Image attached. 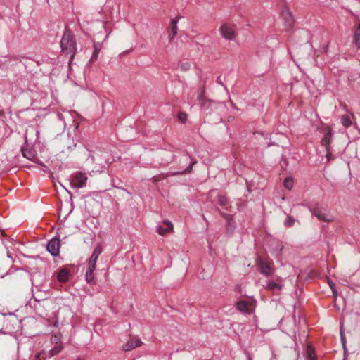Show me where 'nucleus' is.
I'll list each match as a JSON object with an SVG mask.
<instances>
[{"label":"nucleus","mask_w":360,"mask_h":360,"mask_svg":"<svg viewBox=\"0 0 360 360\" xmlns=\"http://www.w3.org/2000/svg\"><path fill=\"white\" fill-rule=\"evenodd\" d=\"M60 48L63 55L70 56L69 63H72L77 52V43L75 36L68 27L60 40Z\"/></svg>","instance_id":"f257e3e1"},{"label":"nucleus","mask_w":360,"mask_h":360,"mask_svg":"<svg viewBox=\"0 0 360 360\" xmlns=\"http://www.w3.org/2000/svg\"><path fill=\"white\" fill-rule=\"evenodd\" d=\"M257 266L259 272L266 277L272 276L275 271L274 264L269 258L257 257Z\"/></svg>","instance_id":"f03ea898"},{"label":"nucleus","mask_w":360,"mask_h":360,"mask_svg":"<svg viewBox=\"0 0 360 360\" xmlns=\"http://www.w3.org/2000/svg\"><path fill=\"white\" fill-rule=\"evenodd\" d=\"M88 176L86 173L77 171L70 176V185L75 188H82L86 186Z\"/></svg>","instance_id":"7ed1b4c3"},{"label":"nucleus","mask_w":360,"mask_h":360,"mask_svg":"<svg viewBox=\"0 0 360 360\" xmlns=\"http://www.w3.org/2000/svg\"><path fill=\"white\" fill-rule=\"evenodd\" d=\"M311 214L316 217L320 221L326 222H333L334 217L323 212V208L320 207L319 202H315L309 206Z\"/></svg>","instance_id":"20e7f679"},{"label":"nucleus","mask_w":360,"mask_h":360,"mask_svg":"<svg viewBox=\"0 0 360 360\" xmlns=\"http://www.w3.org/2000/svg\"><path fill=\"white\" fill-rule=\"evenodd\" d=\"M3 323L4 325L5 330L8 332L13 333L18 330V320L15 316L9 314L8 316H1Z\"/></svg>","instance_id":"39448f33"},{"label":"nucleus","mask_w":360,"mask_h":360,"mask_svg":"<svg viewBox=\"0 0 360 360\" xmlns=\"http://www.w3.org/2000/svg\"><path fill=\"white\" fill-rule=\"evenodd\" d=\"M221 34L227 40H234L237 37V32L234 25L224 23L220 27Z\"/></svg>","instance_id":"423d86ee"},{"label":"nucleus","mask_w":360,"mask_h":360,"mask_svg":"<svg viewBox=\"0 0 360 360\" xmlns=\"http://www.w3.org/2000/svg\"><path fill=\"white\" fill-rule=\"evenodd\" d=\"M195 161H193L192 162H191L189 164V166L188 167H186L184 170L183 171H179V172H169V173H161L158 175H156L155 176H153V182H158V181H160L164 179H166L169 176H175V175H178V174H186V173H190L191 171H192V167L193 166L194 164H195Z\"/></svg>","instance_id":"0eeeda50"},{"label":"nucleus","mask_w":360,"mask_h":360,"mask_svg":"<svg viewBox=\"0 0 360 360\" xmlns=\"http://www.w3.org/2000/svg\"><path fill=\"white\" fill-rule=\"evenodd\" d=\"M282 281V278L278 277L276 281L274 280L269 281L266 289L274 295H279L283 288V285L281 283Z\"/></svg>","instance_id":"6e6552de"},{"label":"nucleus","mask_w":360,"mask_h":360,"mask_svg":"<svg viewBox=\"0 0 360 360\" xmlns=\"http://www.w3.org/2000/svg\"><path fill=\"white\" fill-rule=\"evenodd\" d=\"M254 304L252 302L241 300L236 303V308L243 313L250 314L253 311Z\"/></svg>","instance_id":"1a4fd4ad"},{"label":"nucleus","mask_w":360,"mask_h":360,"mask_svg":"<svg viewBox=\"0 0 360 360\" xmlns=\"http://www.w3.org/2000/svg\"><path fill=\"white\" fill-rule=\"evenodd\" d=\"M25 146L22 147L21 151L22 153V155L26 158L27 159L30 160H32L36 155L35 151L28 148V139H27V133L26 132L25 134Z\"/></svg>","instance_id":"9d476101"},{"label":"nucleus","mask_w":360,"mask_h":360,"mask_svg":"<svg viewBox=\"0 0 360 360\" xmlns=\"http://www.w3.org/2000/svg\"><path fill=\"white\" fill-rule=\"evenodd\" d=\"M60 240L54 238L49 241L47 244V250L53 256H58L60 252Z\"/></svg>","instance_id":"9b49d317"},{"label":"nucleus","mask_w":360,"mask_h":360,"mask_svg":"<svg viewBox=\"0 0 360 360\" xmlns=\"http://www.w3.org/2000/svg\"><path fill=\"white\" fill-rule=\"evenodd\" d=\"M205 91L204 88H202L199 90V94L198 96V100L199 101V104L200 107L203 109H208L211 106L212 101L206 98Z\"/></svg>","instance_id":"f8f14e48"},{"label":"nucleus","mask_w":360,"mask_h":360,"mask_svg":"<svg viewBox=\"0 0 360 360\" xmlns=\"http://www.w3.org/2000/svg\"><path fill=\"white\" fill-rule=\"evenodd\" d=\"M142 344L141 340L136 337H131L126 344L122 345L124 351H130L134 348L141 346Z\"/></svg>","instance_id":"ddd939ff"},{"label":"nucleus","mask_w":360,"mask_h":360,"mask_svg":"<svg viewBox=\"0 0 360 360\" xmlns=\"http://www.w3.org/2000/svg\"><path fill=\"white\" fill-rule=\"evenodd\" d=\"M333 137V129L330 127H327V132L326 133L324 137L321 139V143L325 148H331L330 144L332 141Z\"/></svg>","instance_id":"4468645a"},{"label":"nucleus","mask_w":360,"mask_h":360,"mask_svg":"<svg viewBox=\"0 0 360 360\" xmlns=\"http://www.w3.org/2000/svg\"><path fill=\"white\" fill-rule=\"evenodd\" d=\"M164 224L166 226V227L160 226L158 227V230H157L158 233L162 236L165 235L166 233H167L168 232H169L170 231H172L173 229V225L169 221H168V220L164 221Z\"/></svg>","instance_id":"2eb2a0df"},{"label":"nucleus","mask_w":360,"mask_h":360,"mask_svg":"<svg viewBox=\"0 0 360 360\" xmlns=\"http://www.w3.org/2000/svg\"><path fill=\"white\" fill-rule=\"evenodd\" d=\"M282 15L285 20L286 26L289 28L292 27L294 24V20L290 12L288 9L283 10L282 11Z\"/></svg>","instance_id":"dca6fc26"},{"label":"nucleus","mask_w":360,"mask_h":360,"mask_svg":"<svg viewBox=\"0 0 360 360\" xmlns=\"http://www.w3.org/2000/svg\"><path fill=\"white\" fill-rule=\"evenodd\" d=\"M102 48V44L101 43H94V52L91 57L90 61L91 63L95 62L98 59V54Z\"/></svg>","instance_id":"f3484780"},{"label":"nucleus","mask_w":360,"mask_h":360,"mask_svg":"<svg viewBox=\"0 0 360 360\" xmlns=\"http://www.w3.org/2000/svg\"><path fill=\"white\" fill-rule=\"evenodd\" d=\"M57 277L60 282L65 283L69 279V271L66 269H63L58 272Z\"/></svg>","instance_id":"a211bd4d"},{"label":"nucleus","mask_w":360,"mask_h":360,"mask_svg":"<svg viewBox=\"0 0 360 360\" xmlns=\"http://www.w3.org/2000/svg\"><path fill=\"white\" fill-rule=\"evenodd\" d=\"M94 271L95 270L87 269L85 274L86 281L90 285H95L96 283V280L94 274Z\"/></svg>","instance_id":"6ab92c4d"},{"label":"nucleus","mask_w":360,"mask_h":360,"mask_svg":"<svg viewBox=\"0 0 360 360\" xmlns=\"http://www.w3.org/2000/svg\"><path fill=\"white\" fill-rule=\"evenodd\" d=\"M306 354L308 360H316L315 349L311 345H307L306 349Z\"/></svg>","instance_id":"aec40b11"},{"label":"nucleus","mask_w":360,"mask_h":360,"mask_svg":"<svg viewBox=\"0 0 360 360\" xmlns=\"http://www.w3.org/2000/svg\"><path fill=\"white\" fill-rule=\"evenodd\" d=\"M218 202L222 207L228 210V207H229V200L227 197L222 195H218Z\"/></svg>","instance_id":"412c9836"},{"label":"nucleus","mask_w":360,"mask_h":360,"mask_svg":"<svg viewBox=\"0 0 360 360\" xmlns=\"http://www.w3.org/2000/svg\"><path fill=\"white\" fill-rule=\"evenodd\" d=\"M63 349V345H53L51 349L49 350V354L50 357H53L58 354Z\"/></svg>","instance_id":"4be33fe9"},{"label":"nucleus","mask_w":360,"mask_h":360,"mask_svg":"<svg viewBox=\"0 0 360 360\" xmlns=\"http://www.w3.org/2000/svg\"><path fill=\"white\" fill-rule=\"evenodd\" d=\"M51 343L53 345H63L62 335L60 333L53 335L51 338Z\"/></svg>","instance_id":"5701e85b"},{"label":"nucleus","mask_w":360,"mask_h":360,"mask_svg":"<svg viewBox=\"0 0 360 360\" xmlns=\"http://www.w3.org/2000/svg\"><path fill=\"white\" fill-rule=\"evenodd\" d=\"M102 251H103V248H102L101 245H98L95 248V249L89 259H94V261H97L99 255H101V253L102 252Z\"/></svg>","instance_id":"b1692460"},{"label":"nucleus","mask_w":360,"mask_h":360,"mask_svg":"<svg viewBox=\"0 0 360 360\" xmlns=\"http://www.w3.org/2000/svg\"><path fill=\"white\" fill-rule=\"evenodd\" d=\"M354 39L355 44L358 49L360 48V23L358 25L356 30H355Z\"/></svg>","instance_id":"393cba45"},{"label":"nucleus","mask_w":360,"mask_h":360,"mask_svg":"<svg viewBox=\"0 0 360 360\" xmlns=\"http://www.w3.org/2000/svg\"><path fill=\"white\" fill-rule=\"evenodd\" d=\"M341 122H342V125H343L344 127H347H347H350V126H351V124H352V121H351V120H350L349 116V115H343V116L342 117V118H341Z\"/></svg>","instance_id":"a878e982"},{"label":"nucleus","mask_w":360,"mask_h":360,"mask_svg":"<svg viewBox=\"0 0 360 360\" xmlns=\"http://www.w3.org/2000/svg\"><path fill=\"white\" fill-rule=\"evenodd\" d=\"M283 185L285 188H287L288 190H291L294 185L293 179L292 178H289V177L285 178L284 179Z\"/></svg>","instance_id":"bb28decb"},{"label":"nucleus","mask_w":360,"mask_h":360,"mask_svg":"<svg viewBox=\"0 0 360 360\" xmlns=\"http://www.w3.org/2000/svg\"><path fill=\"white\" fill-rule=\"evenodd\" d=\"M177 30H178L177 27L170 26V31L169 33V38L170 41H172L175 37V36L177 34Z\"/></svg>","instance_id":"cd10ccee"},{"label":"nucleus","mask_w":360,"mask_h":360,"mask_svg":"<svg viewBox=\"0 0 360 360\" xmlns=\"http://www.w3.org/2000/svg\"><path fill=\"white\" fill-rule=\"evenodd\" d=\"M294 223H295V219H293V217L292 216L288 215L287 219L285 221V226L290 227L294 224Z\"/></svg>","instance_id":"c85d7f7f"},{"label":"nucleus","mask_w":360,"mask_h":360,"mask_svg":"<svg viewBox=\"0 0 360 360\" xmlns=\"http://www.w3.org/2000/svg\"><path fill=\"white\" fill-rule=\"evenodd\" d=\"M177 117H178L179 120L183 123H185L187 120V114L184 112H179L178 113Z\"/></svg>","instance_id":"c756f323"},{"label":"nucleus","mask_w":360,"mask_h":360,"mask_svg":"<svg viewBox=\"0 0 360 360\" xmlns=\"http://www.w3.org/2000/svg\"><path fill=\"white\" fill-rule=\"evenodd\" d=\"M46 353L44 351L39 352L35 356L34 360H46Z\"/></svg>","instance_id":"7c9ffc66"},{"label":"nucleus","mask_w":360,"mask_h":360,"mask_svg":"<svg viewBox=\"0 0 360 360\" xmlns=\"http://www.w3.org/2000/svg\"><path fill=\"white\" fill-rule=\"evenodd\" d=\"M96 262L94 259H89L87 269L95 270L96 266Z\"/></svg>","instance_id":"2f4dec72"},{"label":"nucleus","mask_w":360,"mask_h":360,"mask_svg":"<svg viewBox=\"0 0 360 360\" xmlns=\"http://www.w3.org/2000/svg\"><path fill=\"white\" fill-rule=\"evenodd\" d=\"M326 158L327 160L329 162V161H330L333 159V158H332L333 155H332V153H331V148H326Z\"/></svg>","instance_id":"473e14b6"},{"label":"nucleus","mask_w":360,"mask_h":360,"mask_svg":"<svg viewBox=\"0 0 360 360\" xmlns=\"http://www.w3.org/2000/svg\"><path fill=\"white\" fill-rule=\"evenodd\" d=\"M190 66L191 65L188 63H183L181 64L180 68L184 71H186V70H189Z\"/></svg>","instance_id":"72a5a7b5"},{"label":"nucleus","mask_w":360,"mask_h":360,"mask_svg":"<svg viewBox=\"0 0 360 360\" xmlns=\"http://www.w3.org/2000/svg\"><path fill=\"white\" fill-rule=\"evenodd\" d=\"M179 16H177L175 18L172 19L171 20L170 26L177 27V23H178V21H179Z\"/></svg>","instance_id":"f704fd0d"},{"label":"nucleus","mask_w":360,"mask_h":360,"mask_svg":"<svg viewBox=\"0 0 360 360\" xmlns=\"http://www.w3.org/2000/svg\"><path fill=\"white\" fill-rule=\"evenodd\" d=\"M328 43L324 44L323 46H322V51L321 52L322 53H326L328 52Z\"/></svg>","instance_id":"c9c22d12"},{"label":"nucleus","mask_w":360,"mask_h":360,"mask_svg":"<svg viewBox=\"0 0 360 360\" xmlns=\"http://www.w3.org/2000/svg\"><path fill=\"white\" fill-rule=\"evenodd\" d=\"M332 291H333V297H334V298L335 300L337 296H338V292H337V290L335 288H333Z\"/></svg>","instance_id":"e433bc0d"},{"label":"nucleus","mask_w":360,"mask_h":360,"mask_svg":"<svg viewBox=\"0 0 360 360\" xmlns=\"http://www.w3.org/2000/svg\"><path fill=\"white\" fill-rule=\"evenodd\" d=\"M223 216L228 219H230V218H231L230 214H223Z\"/></svg>","instance_id":"4c0bfd02"},{"label":"nucleus","mask_w":360,"mask_h":360,"mask_svg":"<svg viewBox=\"0 0 360 360\" xmlns=\"http://www.w3.org/2000/svg\"><path fill=\"white\" fill-rule=\"evenodd\" d=\"M329 285H330L331 289L334 288V287H335V284L334 283H333L332 282H329Z\"/></svg>","instance_id":"58836bf2"},{"label":"nucleus","mask_w":360,"mask_h":360,"mask_svg":"<svg viewBox=\"0 0 360 360\" xmlns=\"http://www.w3.org/2000/svg\"><path fill=\"white\" fill-rule=\"evenodd\" d=\"M36 134H37V135H38V134H39V131H36Z\"/></svg>","instance_id":"ea45409f"},{"label":"nucleus","mask_w":360,"mask_h":360,"mask_svg":"<svg viewBox=\"0 0 360 360\" xmlns=\"http://www.w3.org/2000/svg\"><path fill=\"white\" fill-rule=\"evenodd\" d=\"M77 360H82L80 358H78Z\"/></svg>","instance_id":"a19ab883"}]
</instances>
